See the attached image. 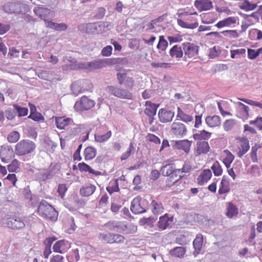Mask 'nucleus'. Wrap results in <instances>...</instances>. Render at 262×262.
<instances>
[{"label": "nucleus", "instance_id": "63", "mask_svg": "<svg viewBox=\"0 0 262 262\" xmlns=\"http://www.w3.org/2000/svg\"><path fill=\"white\" fill-rule=\"evenodd\" d=\"M67 191V188L66 187V184H61L58 185V192L59 195L61 196V198H63L66 191Z\"/></svg>", "mask_w": 262, "mask_h": 262}, {"label": "nucleus", "instance_id": "50", "mask_svg": "<svg viewBox=\"0 0 262 262\" xmlns=\"http://www.w3.org/2000/svg\"><path fill=\"white\" fill-rule=\"evenodd\" d=\"M236 124V121L234 119H231L226 120L223 123V128L225 130L229 131L231 130Z\"/></svg>", "mask_w": 262, "mask_h": 262}, {"label": "nucleus", "instance_id": "61", "mask_svg": "<svg viewBox=\"0 0 262 262\" xmlns=\"http://www.w3.org/2000/svg\"><path fill=\"white\" fill-rule=\"evenodd\" d=\"M28 118H31L35 121H40L41 120H43L44 119L43 116L40 113L38 112L30 113Z\"/></svg>", "mask_w": 262, "mask_h": 262}, {"label": "nucleus", "instance_id": "19", "mask_svg": "<svg viewBox=\"0 0 262 262\" xmlns=\"http://www.w3.org/2000/svg\"><path fill=\"white\" fill-rule=\"evenodd\" d=\"M203 241V236L202 234H198L193 242V246L194 249L193 254L194 257L197 256V255L200 253L202 248Z\"/></svg>", "mask_w": 262, "mask_h": 262}, {"label": "nucleus", "instance_id": "62", "mask_svg": "<svg viewBox=\"0 0 262 262\" xmlns=\"http://www.w3.org/2000/svg\"><path fill=\"white\" fill-rule=\"evenodd\" d=\"M212 176V173L210 169L204 170L202 174V179L204 182H207L210 180Z\"/></svg>", "mask_w": 262, "mask_h": 262}, {"label": "nucleus", "instance_id": "59", "mask_svg": "<svg viewBox=\"0 0 262 262\" xmlns=\"http://www.w3.org/2000/svg\"><path fill=\"white\" fill-rule=\"evenodd\" d=\"M19 168L18 161L15 159L12 162L8 165L7 168L10 172H15Z\"/></svg>", "mask_w": 262, "mask_h": 262}, {"label": "nucleus", "instance_id": "32", "mask_svg": "<svg viewBox=\"0 0 262 262\" xmlns=\"http://www.w3.org/2000/svg\"><path fill=\"white\" fill-rule=\"evenodd\" d=\"M97 154V149L93 146L86 147L84 151V159L86 161L93 159Z\"/></svg>", "mask_w": 262, "mask_h": 262}, {"label": "nucleus", "instance_id": "56", "mask_svg": "<svg viewBox=\"0 0 262 262\" xmlns=\"http://www.w3.org/2000/svg\"><path fill=\"white\" fill-rule=\"evenodd\" d=\"M124 240H125V237L123 235H122L121 234L113 233L112 244L123 243L124 242Z\"/></svg>", "mask_w": 262, "mask_h": 262}, {"label": "nucleus", "instance_id": "15", "mask_svg": "<svg viewBox=\"0 0 262 262\" xmlns=\"http://www.w3.org/2000/svg\"><path fill=\"white\" fill-rule=\"evenodd\" d=\"M162 176L165 177H173L176 178L180 174V170H177L173 164H168L163 166L161 169Z\"/></svg>", "mask_w": 262, "mask_h": 262}, {"label": "nucleus", "instance_id": "64", "mask_svg": "<svg viewBox=\"0 0 262 262\" xmlns=\"http://www.w3.org/2000/svg\"><path fill=\"white\" fill-rule=\"evenodd\" d=\"M19 50L16 49L15 48H10L8 56L11 57L17 58L19 57Z\"/></svg>", "mask_w": 262, "mask_h": 262}, {"label": "nucleus", "instance_id": "29", "mask_svg": "<svg viewBox=\"0 0 262 262\" xmlns=\"http://www.w3.org/2000/svg\"><path fill=\"white\" fill-rule=\"evenodd\" d=\"M229 181L228 178L226 176H224L221 182V185L218 191V193L220 194H222L227 193L229 192Z\"/></svg>", "mask_w": 262, "mask_h": 262}, {"label": "nucleus", "instance_id": "4", "mask_svg": "<svg viewBox=\"0 0 262 262\" xmlns=\"http://www.w3.org/2000/svg\"><path fill=\"white\" fill-rule=\"evenodd\" d=\"M3 10L9 14H23L29 10V6L20 3L8 2L3 6Z\"/></svg>", "mask_w": 262, "mask_h": 262}, {"label": "nucleus", "instance_id": "10", "mask_svg": "<svg viewBox=\"0 0 262 262\" xmlns=\"http://www.w3.org/2000/svg\"><path fill=\"white\" fill-rule=\"evenodd\" d=\"M170 132L175 137L182 138L187 135V129L185 124L177 119L171 125Z\"/></svg>", "mask_w": 262, "mask_h": 262}, {"label": "nucleus", "instance_id": "49", "mask_svg": "<svg viewBox=\"0 0 262 262\" xmlns=\"http://www.w3.org/2000/svg\"><path fill=\"white\" fill-rule=\"evenodd\" d=\"M13 107L18 113V117L25 116L28 114V110L27 107H23L17 104H14Z\"/></svg>", "mask_w": 262, "mask_h": 262}, {"label": "nucleus", "instance_id": "7", "mask_svg": "<svg viewBox=\"0 0 262 262\" xmlns=\"http://www.w3.org/2000/svg\"><path fill=\"white\" fill-rule=\"evenodd\" d=\"M64 64L62 66L63 71L76 70L83 69L85 68V64L82 62H77V59L70 56H64L62 58Z\"/></svg>", "mask_w": 262, "mask_h": 262}, {"label": "nucleus", "instance_id": "14", "mask_svg": "<svg viewBox=\"0 0 262 262\" xmlns=\"http://www.w3.org/2000/svg\"><path fill=\"white\" fill-rule=\"evenodd\" d=\"M34 13L46 23L47 19L52 18L54 16V12L51 10L44 7H35L33 9Z\"/></svg>", "mask_w": 262, "mask_h": 262}, {"label": "nucleus", "instance_id": "24", "mask_svg": "<svg viewBox=\"0 0 262 262\" xmlns=\"http://www.w3.org/2000/svg\"><path fill=\"white\" fill-rule=\"evenodd\" d=\"M54 174L51 171L48 169H41L37 173H35L36 178L41 181H45L47 180L51 179Z\"/></svg>", "mask_w": 262, "mask_h": 262}, {"label": "nucleus", "instance_id": "39", "mask_svg": "<svg viewBox=\"0 0 262 262\" xmlns=\"http://www.w3.org/2000/svg\"><path fill=\"white\" fill-rule=\"evenodd\" d=\"M238 213V208L233 203L229 202L227 207V216L232 218L234 216H236Z\"/></svg>", "mask_w": 262, "mask_h": 262}, {"label": "nucleus", "instance_id": "18", "mask_svg": "<svg viewBox=\"0 0 262 262\" xmlns=\"http://www.w3.org/2000/svg\"><path fill=\"white\" fill-rule=\"evenodd\" d=\"M196 152L198 155L206 154L209 151L210 146L206 141H198L196 143Z\"/></svg>", "mask_w": 262, "mask_h": 262}, {"label": "nucleus", "instance_id": "41", "mask_svg": "<svg viewBox=\"0 0 262 262\" xmlns=\"http://www.w3.org/2000/svg\"><path fill=\"white\" fill-rule=\"evenodd\" d=\"M113 233H99L98 238L103 244H112Z\"/></svg>", "mask_w": 262, "mask_h": 262}, {"label": "nucleus", "instance_id": "43", "mask_svg": "<svg viewBox=\"0 0 262 262\" xmlns=\"http://www.w3.org/2000/svg\"><path fill=\"white\" fill-rule=\"evenodd\" d=\"M184 177V175L179 174L177 178H176L175 176L173 177H169L165 181L166 186L170 187L172 185H173L176 182L180 180Z\"/></svg>", "mask_w": 262, "mask_h": 262}, {"label": "nucleus", "instance_id": "12", "mask_svg": "<svg viewBox=\"0 0 262 262\" xmlns=\"http://www.w3.org/2000/svg\"><path fill=\"white\" fill-rule=\"evenodd\" d=\"M182 48L185 55L189 58H192L197 55L199 52V47L189 42L183 43Z\"/></svg>", "mask_w": 262, "mask_h": 262}, {"label": "nucleus", "instance_id": "55", "mask_svg": "<svg viewBox=\"0 0 262 262\" xmlns=\"http://www.w3.org/2000/svg\"><path fill=\"white\" fill-rule=\"evenodd\" d=\"M260 53L261 51L260 48L256 51L252 49H248V57L250 59L256 58Z\"/></svg>", "mask_w": 262, "mask_h": 262}, {"label": "nucleus", "instance_id": "51", "mask_svg": "<svg viewBox=\"0 0 262 262\" xmlns=\"http://www.w3.org/2000/svg\"><path fill=\"white\" fill-rule=\"evenodd\" d=\"M168 42L166 40L163 36H160L159 41L157 45V48L161 50V51H164L168 47Z\"/></svg>", "mask_w": 262, "mask_h": 262}, {"label": "nucleus", "instance_id": "28", "mask_svg": "<svg viewBox=\"0 0 262 262\" xmlns=\"http://www.w3.org/2000/svg\"><path fill=\"white\" fill-rule=\"evenodd\" d=\"M237 18L235 17L230 16L226 18L219 21L215 25L218 28H221L224 27H229L232 24L236 23Z\"/></svg>", "mask_w": 262, "mask_h": 262}, {"label": "nucleus", "instance_id": "20", "mask_svg": "<svg viewBox=\"0 0 262 262\" xmlns=\"http://www.w3.org/2000/svg\"><path fill=\"white\" fill-rule=\"evenodd\" d=\"M206 124L210 127H215L220 126L221 124V119L219 116L213 115L212 116H208L205 118Z\"/></svg>", "mask_w": 262, "mask_h": 262}, {"label": "nucleus", "instance_id": "23", "mask_svg": "<svg viewBox=\"0 0 262 262\" xmlns=\"http://www.w3.org/2000/svg\"><path fill=\"white\" fill-rule=\"evenodd\" d=\"M192 141L188 140H178L176 141L175 146L178 149L184 150L186 153L190 151Z\"/></svg>", "mask_w": 262, "mask_h": 262}, {"label": "nucleus", "instance_id": "16", "mask_svg": "<svg viewBox=\"0 0 262 262\" xmlns=\"http://www.w3.org/2000/svg\"><path fill=\"white\" fill-rule=\"evenodd\" d=\"M174 115V112L165 108H161L158 112L159 120L162 123H168L172 121Z\"/></svg>", "mask_w": 262, "mask_h": 262}, {"label": "nucleus", "instance_id": "54", "mask_svg": "<svg viewBox=\"0 0 262 262\" xmlns=\"http://www.w3.org/2000/svg\"><path fill=\"white\" fill-rule=\"evenodd\" d=\"M221 33L223 34L225 36L229 38H236L239 36L238 33L234 30L223 31L221 32Z\"/></svg>", "mask_w": 262, "mask_h": 262}, {"label": "nucleus", "instance_id": "47", "mask_svg": "<svg viewBox=\"0 0 262 262\" xmlns=\"http://www.w3.org/2000/svg\"><path fill=\"white\" fill-rule=\"evenodd\" d=\"M156 220L153 217H143L139 221L141 225H147L148 227H152Z\"/></svg>", "mask_w": 262, "mask_h": 262}, {"label": "nucleus", "instance_id": "5", "mask_svg": "<svg viewBox=\"0 0 262 262\" xmlns=\"http://www.w3.org/2000/svg\"><path fill=\"white\" fill-rule=\"evenodd\" d=\"M92 87V84L90 80L80 79L72 83L71 86L72 94L74 96H77L83 92L88 91Z\"/></svg>", "mask_w": 262, "mask_h": 262}, {"label": "nucleus", "instance_id": "13", "mask_svg": "<svg viewBox=\"0 0 262 262\" xmlns=\"http://www.w3.org/2000/svg\"><path fill=\"white\" fill-rule=\"evenodd\" d=\"M130 210L135 214H141L146 211L143 207L141 202V198L140 196H136L131 202Z\"/></svg>", "mask_w": 262, "mask_h": 262}, {"label": "nucleus", "instance_id": "11", "mask_svg": "<svg viewBox=\"0 0 262 262\" xmlns=\"http://www.w3.org/2000/svg\"><path fill=\"white\" fill-rule=\"evenodd\" d=\"M95 102L85 96H82L79 101L76 102L74 107L77 111L88 110L94 106Z\"/></svg>", "mask_w": 262, "mask_h": 262}, {"label": "nucleus", "instance_id": "38", "mask_svg": "<svg viewBox=\"0 0 262 262\" xmlns=\"http://www.w3.org/2000/svg\"><path fill=\"white\" fill-rule=\"evenodd\" d=\"M177 118H179L180 120L186 123L193 121L192 116L185 113L180 107L178 108Z\"/></svg>", "mask_w": 262, "mask_h": 262}, {"label": "nucleus", "instance_id": "57", "mask_svg": "<svg viewBox=\"0 0 262 262\" xmlns=\"http://www.w3.org/2000/svg\"><path fill=\"white\" fill-rule=\"evenodd\" d=\"M249 123L254 124L259 130H262V117H257L254 120L250 121Z\"/></svg>", "mask_w": 262, "mask_h": 262}, {"label": "nucleus", "instance_id": "46", "mask_svg": "<svg viewBox=\"0 0 262 262\" xmlns=\"http://www.w3.org/2000/svg\"><path fill=\"white\" fill-rule=\"evenodd\" d=\"M227 152L226 157L223 160V163L227 168L230 167V165L233 162L234 157V156L228 150L225 151Z\"/></svg>", "mask_w": 262, "mask_h": 262}, {"label": "nucleus", "instance_id": "48", "mask_svg": "<svg viewBox=\"0 0 262 262\" xmlns=\"http://www.w3.org/2000/svg\"><path fill=\"white\" fill-rule=\"evenodd\" d=\"M211 168L215 176H219L222 174L223 170L218 161H216L211 166Z\"/></svg>", "mask_w": 262, "mask_h": 262}, {"label": "nucleus", "instance_id": "34", "mask_svg": "<svg viewBox=\"0 0 262 262\" xmlns=\"http://www.w3.org/2000/svg\"><path fill=\"white\" fill-rule=\"evenodd\" d=\"M112 136V132L108 131L104 134L97 132L94 135L95 140L97 142L103 143L106 142Z\"/></svg>", "mask_w": 262, "mask_h": 262}, {"label": "nucleus", "instance_id": "25", "mask_svg": "<svg viewBox=\"0 0 262 262\" xmlns=\"http://www.w3.org/2000/svg\"><path fill=\"white\" fill-rule=\"evenodd\" d=\"M73 123V120L69 118L62 117H56L55 123L57 127L60 129H63L66 126L70 125Z\"/></svg>", "mask_w": 262, "mask_h": 262}, {"label": "nucleus", "instance_id": "6", "mask_svg": "<svg viewBox=\"0 0 262 262\" xmlns=\"http://www.w3.org/2000/svg\"><path fill=\"white\" fill-rule=\"evenodd\" d=\"M105 91L117 97L132 100L133 98V95L129 90L114 86H107L105 89Z\"/></svg>", "mask_w": 262, "mask_h": 262}, {"label": "nucleus", "instance_id": "45", "mask_svg": "<svg viewBox=\"0 0 262 262\" xmlns=\"http://www.w3.org/2000/svg\"><path fill=\"white\" fill-rule=\"evenodd\" d=\"M65 245V241L64 240H59L56 242L53 247V251L59 253H62V249H63Z\"/></svg>", "mask_w": 262, "mask_h": 262}, {"label": "nucleus", "instance_id": "40", "mask_svg": "<svg viewBox=\"0 0 262 262\" xmlns=\"http://www.w3.org/2000/svg\"><path fill=\"white\" fill-rule=\"evenodd\" d=\"M67 259L69 262H77L80 259L79 250L78 249H73L67 256Z\"/></svg>", "mask_w": 262, "mask_h": 262}, {"label": "nucleus", "instance_id": "33", "mask_svg": "<svg viewBox=\"0 0 262 262\" xmlns=\"http://www.w3.org/2000/svg\"><path fill=\"white\" fill-rule=\"evenodd\" d=\"M237 104L240 117L243 119H247L249 117V107L241 102H238Z\"/></svg>", "mask_w": 262, "mask_h": 262}, {"label": "nucleus", "instance_id": "22", "mask_svg": "<svg viewBox=\"0 0 262 262\" xmlns=\"http://www.w3.org/2000/svg\"><path fill=\"white\" fill-rule=\"evenodd\" d=\"M194 5L202 11L208 10L212 8V3L211 0H196Z\"/></svg>", "mask_w": 262, "mask_h": 262}, {"label": "nucleus", "instance_id": "27", "mask_svg": "<svg viewBox=\"0 0 262 262\" xmlns=\"http://www.w3.org/2000/svg\"><path fill=\"white\" fill-rule=\"evenodd\" d=\"M150 206L151 211L154 214H161L164 211L163 204L158 200H152Z\"/></svg>", "mask_w": 262, "mask_h": 262}, {"label": "nucleus", "instance_id": "53", "mask_svg": "<svg viewBox=\"0 0 262 262\" xmlns=\"http://www.w3.org/2000/svg\"><path fill=\"white\" fill-rule=\"evenodd\" d=\"M19 138V134L17 131H13L8 135L7 139L9 142H16Z\"/></svg>", "mask_w": 262, "mask_h": 262}, {"label": "nucleus", "instance_id": "36", "mask_svg": "<svg viewBox=\"0 0 262 262\" xmlns=\"http://www.w3.org/2000/svg\"><path fill=\"white\" fill-rule=\"evenodd\" d=\"M78 166L80 171H88L89 173L95 174V176L101 174V172L94 170L89 165L84 162L79 163Z\"/></svg>", "mask_w": 262, "mask_h": 262}, {"label": "nucleus", "instance_id": "30", "mask_svg": "<svg viewBox=\"0 0 262 262\" xmlns=\"http://www.w3.org/2000/svg\"><path fill=\"white\" fill-rule=\"evenodd\" d=\"M169 54L171 57H175L177 59L182 57L183 55L182 46L174 45L173 46L169 51Z\"/></svg>", "mask_w": 262, "mask_h": 262}, {"label": "nucleus", "instance_id": "9", "mask_svg": "<svg viewBox=\"0 0 262 262\" xmlns=\"http://www.w3.org/2000/svg\"><path fill=\"white\" fill-rule=\"evenodd\" d=\"M3 224L9 228L13 230H19L25 227L24 219L16 216L7 217L4 220Z\"/></svg>", "mask_w": 262, "mask_h": 262}, {"label": "nucleus", "instance_id": "3", "mask_svg": "<svg viewBox=\"0 0 262 262\" xmlns=\"http://www.w3.org/2000/svg\"><path fill=\"white\" fill-rule=\"evenodd\" d=\"M35 147V144L33 141L29 140H21L15 145V154L18 156H24L32 152Z\"/></svg>", "mask_w": 262, "mask_h": 262}, {"label": "nucleus", "instance_id": "17", "mask_svg": "<svg viewBox=\"0 0 262 262\" xmlns=\"http://www.w3.org/2000/svg\"><path fill=\"white\" fill-rule=\"evenodd\" d=\"M145 105L146 108L144 110V113L149 117L153 118L156 114L157 110L159 106V104L152 103L150 101H146Z\"/></svg>", "mask_w": 262, "mask_h": 262}, {"label": "nucleus", "instance_id": "37", "mask_svg": "<svg viewBox=\"0 0 262 262\" xmlns=\"http://www.w3.org/2000/svg\"><path fill=\"white\" fill-rule=\"evenodd\" d=\"M46 27L53 29L56 31H64L68 28L67 25L64 23L58 24L51 21L46 22Z\"/></svg>", "mask_w": 262, "mask_h": 262}, {"label": "nucleus", "instance_id": "31", "mask_svg": "<svg viewBox=\"0 0 262 262\" xmlns=\"http://www.w3.org/2000/svg\"><path fill=\"white\" fill-rule=\"evenodd\" d=\"M186 248L184 247H177L170 250L169 253L172 256L182 258L186 253Z\"/></svg>", "mask_w": 262, "mask_h": 262}, {"label": "nucleus", "instance_id": "42", "mask_svg": "<svg viewBox=\"0 0 262 262\" xmlns=\"http://www.w3.org/2000/svg\"><path fill=\"white\" fill-rule=\"evenodd\" d=\"M96 187L94 185H91L90 186L83 187L80 189V194L84 196H89L92 195L95 191Z\"/></svg>", "mask_w": 262, "mask_h": 262}, {"label": "nucleus", "instance_id": "44", "mask_svg": "<svg viewBox=\"0 0 262 262\" xmlns=\"http://www.w3.org/2000/svg\"><path fill=\"white\" fill-rule=\"evenodd\" d=\"M257 7L255 4L250 3L249 1L245 0L240 6V8L246 11H251L255 9Z\"/></svg>", "mask_w": 262, "mask_h": 262}, {"label": "nucleus", "instance_id": "60", "mask_svg": "<svg viewBox=\"0 0 262 262\" xmlns=\"http://www.w3.org/2000/svg\"><path fill=\"white\" fill-rule=\"evenodd\" d=\"M239 99L250 105L257 106L262 108V103L259 102L255 101L252 100L247 99L245 98H239Z\"/></svg>", "mask_w": 262, "mask_h": 262}, {"label": "nucleus", "instance_id": "26", "mask_svg": "<svg viewBox=\"0 0 262 262\" xmlns=\"http://www.w3.org/2000/svg\"><path fill=\"white\" fill-rule=\"evenodd\" d=\"M169 221H172V220L167 214L160 216L157 225L159 230L160 231L165 230L169 226Z\"/></svg>", "mask_w": 262, "mask_h": 262}, {"label": "nucleus", "instance_id": "58", "mask_svg": "<svg viewBox=\"0 0 262 262\" xmlns=\"http://www.w3.org/2000/svg\"><path fill=\"white\" fill-rule=\"evenodd\" d=\"M177 170H180V172L188 173L191 171L192 167L189 162L186 161L184 163L182 168L177 169Z\"/></svg>", "mask_w": 262, "mask_h": 262}, {"label": "nucleus", "instance_id": "8", "mask_svg": "<svg viewBox=\"0 0 262 262\" xmlns=\"http://www.w3.org/2000/svg\"><path fill=\"white\" fill-rule=\"evenodd\" d=\"M179 16H185L183 20L177 19L178 24L182 28L193 29L196 28L199 25L198 23L195 21V18L191 15H188L186 12L180 13Z\"/></svg>", "mask_w": 262, "mask_h": 262}, {"label": "nucleus", "instance_id": "52", "mask_svg": "<svg viewBox=\"0 0 262 262\" xmlns=\"http://www.w3.org/2000/svg\"><path fill=\"white\" fill-rule=\"evenodd\" d=\"M135 80L133 77L127 76L123 84L128 90H132L134 86Z\"/></svg>", "mask_w": 262, "mask_h": 262}, {"label": "nucleus", "instance_id": "2", "mask_svg": "<svg viewBox=\"0 0 262 262\" xmlns=\"http://www.w3.org/2000/svg\"><path fill=\"white\" fill-rule=\"evenodd\" d=\"M39 215L52 221L57 220L58 213L46 201L42 200L38 207Z\"/></svg>", "mask_w": 262, "mask_h": 262}, {"label": "nucleus", "instance_id": "1", "mask_svg": "<svg viewBox=\"0 0 262 262\" xmlns=\"http://www.w3.org/2000/svg\"><path fill=\"white\" fill-rule=\"evenodd\" d=\"M104 226L110 230L125 234L135 233L136 231V228L133 225H127L125 222L122 221H110L106 223Z\"/></svg>", "mask_w": 262, "mask_h": 262}, {"label": "nucleus", "instance_id": "21", "mask_svg": "<svg viewBox=\"0 0 262 262\" xmlns=\"http://www.w3.org/2000/svg\"><path fill=\"white\" fill-rule=\"evenodd\" d=\"M106 59L94 60L89 62L83 63L85 68L83 69L95 70L102 68L106 63Z\"/></svg>", "mask_w": 262, "mask_h": 262}, {"label": "nucleus", "instance_id": "35", "mask_svg": "<svg viewBox=\"0 0 262 262\" xmlns=\"http://www.w3.org/2000/svg\"><path fill=\"white\" fill-rule=\"evenodd\" d=\"M211 133L207 132L205 130H202L198 133L194 134L193 137L197 141L200 140L206 141L211 137Z\"/></svg>", "mask_w": 262, "mask_h": 262}]
</instances>
